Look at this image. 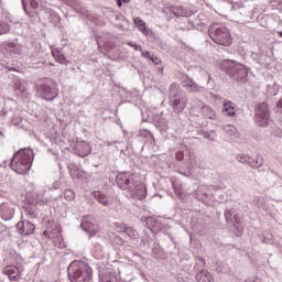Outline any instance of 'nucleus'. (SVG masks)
<instances>
[{
	"instance_id": "f257e3e1",
	"label": "nucleus",
	"mask_w": 282,
	"mask_h": 282,
	"mask_svg": "<svg viewBox=\"0 0 282 282\" xmlns=\"http://www.w3.org/2000/svg\"><path fill=\"white\" fill-rule=\"evenodd\" d=\"M117 186L121 191H127L132 197L140 200L147 197V184L140 178V174L135 172H120L116 176Z\"/></svg>"
},
{
	"instance_id": "f03ea898",
	"label": "nucleus",
	"mask_w": 282,
	"mask_h": 282,
	"mask_svg": "<svg viewBox=\"0 0 282 282\" xmlns=\"http://www.w3.org/2000/svg\"><path fill=\"white\" fill-rule=\"evenodd\" d=\"M34 152L31 149L19 150L12 158L10 166L18 175H28L32 169Z\"/></svg>"
},
{
	"instance_id": "7ed1b4c3",
	"label": "nucleus",
	"mask_w": 282,
	"mask_h": 282,
	"mask_svg": "<svg viewBox=\"0 0 282 282\" xmlns=\"http://www.w3.org/2000/svg\"><path fill=\"white\" fill-rule=\"evenodd\" d=\"M68 274L73 282H89L94 279V271L83 261H74L68 267Z\"/></svg>"
},
{
	"instance_id": "20e7f679",
	"label": "nucleus",
	"mask_w": 282,
	"mask_h": 282,
	"mask_svg": "<svg viewBox=\"0 0 282 282\" xmlns=\"http://www.w3.org/2000/svg\"><path fill=\"white\" fill-rule=\"evenodd\" d=\"M220 69L226 72L237 83H243L248 78V68H246V65L235 61L226 59L221 62Z\"/></svg>"
},
{
	"instance_id": "39448f33",
	"label": "nucleus",
	"mask_w": 282,
	"mask_h": 282,
	"mask_svg": "<svg viewBox=\"0 0 282 282\" xmlns=\"http://www.w3.org/2000/svg\"><path fill=\"white\" fill-rule=\"evenodd\" d=\"M209 36L217 45H223L224 47H230V45H232V35L230 34V30L226 26L212 24L209 26Z\"/></svg>"
},
{
	"instance_id": "423d86ee",
	"label": "nucleus",
	"mask_w": 282,
	"mask_h": 282,
	"mask_svg": "<svg viewBox=\"0 0 282 282\" xmlns=\"http://www.w3.org/2000/svg\"><path fill=\"white\" fill-rule=\"evenodd\" d=\"M62 229L59 225L55 224L54 221H48L46 229L43 231V235L46 239H50L55 248L63 247V235L61 234Z\"/></svg>"
},
{
	"instance_id": "0eeeda50",
	"label": "nucleus",
	"mask_w": 282,
	"mask_h": 282,
	"mask_svg": "<svg viewBox=\"0 0 282 282\" xmlns=\"http://www.w3.org/2000/svg\"><path fill=\"white\" fill-rule=\"evenodd\" d=\"M254 122L258 127H268V122H270L268 102H261L256 106Z\"/></svg>"
},
{
	"instance_id": "6e6552de",
	"label": "nucleus",
	"mask_w": 282,
	"mask_h": 282,
	"mask_svg": "<svg viewBox=\"0 0 282 282\" xmlns=\"http://www.w3.org/2000/svg\"><path fill=\"white\" fill-rule=\"evenodd\" d=\"M37 94H40L41 98L44 100H54L58 96V89L52 88V86L47 84H41L37 86Z\"/></svg>"
},
{
	"instance_id": "1a4fd4ad",
	"label": "nucleus",
	"mask_w": 282,
	"mask_h": 282,
	"mask_svg": "<svg viewBox=\"0 0 282 282\" xmlns=\"http://www.w3.org/2000/svg\"><path fill=\"white\" fill-rule=\"evenodd\" d=\"M2 273L8 276L10 281H20L23 274V268L17 265H7L2 269Z\"/></svg>"
},
{
	"instance_id": "9d476101",
	"label": "nucleus",
	"mask_w": 282,
	"mask_h": 282,
	"mask_svg": "<svg viewBox=\"0 0 282 282\" xmlns=\"http://www.w3.org/2000/svg\"><path fill=\"white\" fill-rule=\"evenodd\" d=\"M82 227L86 232H89L90 237L98 235V225H96V218L90 217L82 223Z\"/></svg>"
},
{
	"instance_id": "9b49d317",
	"label": "nucleus",
	"mask_w": 282,
	"mask_h": 282,
	"mask_svg": "<svg viewBox=\"0 0 282 282\" xmlns=\"http://www.w3.org/2000/svg\"><path fill=\"white\" fill-rule=\"evenodd\" d=\"M99 282H118V276L113 269H106L99 274Z\"/></svg>"
},
{
	"instance_id": "f8f14e48",
	"label": "nucleus",
	"mask_w": 282,
	"mask_h": 282,
	"mask_svg": "<svg viewBox=\"0 0 282 282\" xmlns=\"http://www.w3.org/2000/svg\"><path fill=\"white\" fill-rule=\"evenodd\" d=\"M182 86L188 91V94H197V91H199V86L188 76L184 77Z\"/></svg>"
},
{
	"instance_id": "ddd939ff",
	"label": "nucleus",
	"mask_w": 282,
	"mask_h": 282,
	"mask_svg": "<svg viewBox=\"0 0 282 282\" xmlns=\"http://www.w3.org/2000/svg\"><path fill=\"white\" fill-rule=\"evenodd\" d=\"M133 23L139 32H142L144 36H149V34H151V30L147 28V22H144V20H141L140 18H133Z\"/></svg>"
},
{
	"instance_id": "4468645a",
	"label": "nucleus",
	"mask_w": 282,
	"mask_h": 282,
	"mask_svg": "<svg viewBox=\"0 0 282 282\" xmlns=\"http://www.w3.org/2000/svg\"><path fill=\"white\" fill-rule=\"evenodd\" d=\"M223 113H225V116H229V117L236 116L237 108L235 107V104L232 101H228V100L224 101Z\"/></svg>"
},
{
	"instance_id": "2eb2a0df",
	"label": "nucleus",
	"mask_w": 282,
	"mask_h": 282,
	"mask_svg": "<svg viewBox=\"0 0 282 282\" xmlns=\"http://www.w3.org/2000/svg\"><path fill=\"white\" fill-rule=\"evenodd\" d=\"M196 282H215V278L212 272L202 270L196 274Z\"/></svg>"
},
{
	"instance_id": "dca6fc26",
	"label": "nucleus",
	"mask_w": 282,
	"mask_h": 282,
	"mask_svg": "<svg viewBox=\"0 0 282 282\" xmlns=\"http://www.w3.org/2000/svg\"><path fill=\"white\" fill-rule=\"evenodd\" d=\"M186 105H188V99H186V97H178L173 100V108L178 111H184L186 109Z\"/></svg>"
},
{
	"instance_id": "f3484780",
	"label": "nucleus",
	"mask_w": 282,
	"mask_h": 282,
	"mask_svg": "<svg viewBox=\"0 0 282 282\" xmlns=\"http://www.w3.org/2000/svg\"><path fill=\"white\" fill-rule=\"evenodd\" d=\"M94 197L99 204H102V206H109V196H107V194L96 191L94 192Z\"/></svg>"
},
{
	"instance_id": "a211bd4d",
	"label": "nucleus",
	"mask_w": 282,
	"mask_h": 282,
	"mask_svg": "<svg viewBox=\"0 0 282 282\" xmlns=\"http://www.w3.org/2000/svg\"><path fill=\"white\" fill-rule=\"evenodd\" d=\"M52 56L55 58L56 63H59L61 65H67V57H65L64 54H62L61 51L58 50H53L52 51Z\"/></svg>"
},
{
	"instance_id": "6ab92c4d",
	"label": "nucleus",
	"mask_w": 282,
	"mask_h": 282,
	"mask_svg": "<svg viewBox=\"0 0 282 282\" xmlns=\"http://www.w3.org/2000/svg\"><path fill=\"white\" fill-rule=\"evenodd\" d=\"M203 115L205 118H208L209 120H216L217 119V113H215V110L208 106L203 107Z\"/></svg>"
},
{
	"instance_id": "aec40b11",
	"label": "nucleus",
	"mask_w": 282,
	"mask_h": 282,
	"mask_svg": "<svg viewBox=\"0 0 282 282\" xmlns=\"http://www.w3.org/2000/svg\"><path fill=\"white\" fill-rule=\"evenodd\" d=\"M63 197L66 202H74L76 199V192L74 189H65L63 192Z\"/></svg>"
},
{
	"instance_id": "412c9836",
	"label": "nucleus",
	"mask_w": 282,
	"mask_h": 282,
	"mask_svg": "<svg viewBox=\"0 0 282 282\" xmlns=\"http://www.w3.org/2000/svg\"><path fill=\"white\" fill-rule=\"evenodd\" d=\"M34 224L31 221H24V235H33L34 234Z\"/></svg>"
},
{
	"instance_id": "4be33fe9",
	"label": "nucleus",
	"mask_w": 282,
	"mask_h": 282,
	"mask_svg": "<svg viewBox=\"0 0 282 282\" xmlns=\"http://www.w3.org/2000/svg\"><path fill=\"white\" fill-rule=\"evenodd\" d=\"M10 32V25L8 23L0 22V36Z\"/></svg>"
},
{
	"instance_id": "5701e85b",
	"label": "nucleus",
	"mask_w": 282,
	"mask_h": 282,
	"mask_svg": "<svg viewBox=\"0 0 282 282\" xmlns=\"http://www.w3.org/2000/svg\"><path fill=\"white\" fill-rule=\"evenodd\" d=\"M124 232L126 235H128V237H131L132 239H135V237H138V231L131 227H126Z\"/></svg>"
},
{
	"instance_id": "b1692460",
	"label": "nucleus",
	"mask_w": 282,
	"mask_h": 282,
	"mask_svg": "<svg viewBox=\"0 0 282 282\" xmlns=\"http://www.w3.org/2000/svg\"><path fill=\"white\" fill-rule=\"evenodd\" d=\"M15 228L20 235H24L25 221L18 223Z\"/></svg>"
},
{
	"instance_id": "393cba45",
	"label": "nucleus",
	"mask_w": 282,
	"mask_h": 282,
	"mask_svg": "<svg viewBox=\"0 0 282 282\" xmlns=\"http://www.w3.org/2000/svg\"><path fill=\"white\" fill-rule=\"evenodd\" d=\"M115 228L118 232H122L124 231V229H127V227H124V225L120 224V223H116L115 224Z\"/></svg>"
},
{
	"instance_id": "a878e982",
	"label": "nucleus",
	"mask_w": 282,
	"mask_h": 282,
	"mask_svg": "<svg viewBox=\"0 0 282 282\" xmlns=\"http://www.w3.org/2000/svg\"><path fill=\"white\" fill-rule=\"evenodd\" d=\"M130 47H133L137 52H142V45L133 44L132 42L128 43Z\"/></svg>"
},
{
	"instance_id": "bb28decb",
	"label": "nucleus",
	"mask_w": 282,
	"mask_h": 282,
	"mask_svg": "<svg viewBox=\"0 0 282 282\" xmlns=\"http://www.w3.org/2000/svg\"><path fill=\"white\" fill-rule=\"evenodd\" d=\"M238 160H239V162H241L242 164H246V163L249 162L250 158L247 156V155H239V156H238Z\"/></svg>"
},
{
	"instance_id": "cd10ccee",
	"label": "nucleus",
	"mask_w": 282,
	"mask_h": 282,
	"mask_svg": "<svg viewBox=\"0 0 282 282\" xmlns=\"http://www.w3.org/2000/svg\"><path fill=\"white\" fill-rule=\"evenodd\" d=\"M175 158L176 160H178V162H182V160H184V152L182 151L176 152Z\"/></svg>"
},
{
	"instance_id": "c85d7f7f",
	"label": "nucleus",
	"mask_w": 282,
	"mask_h": 282,
	"mask_svg": "<svg viewBox=\"0 0 282 282\" xmlns=\"http://www.w3.org/2000/svg\"><path fill=\"white\" fill-rule=\"evenodd\" d=\"M150 59L152 61V63H154V65H160L161 63L160 58H158V56L155 55H152Z\"/></svg>"
},
{
	"instance_id": "c756f323",
	"label": "nucleus",
	"mask_w": 282,
	"mask_h": 282,
	"mask_svg": "<svg viewBox=\"0 0 282 282\" xmlns=\"http://www.w3.org/2000/svg\"><path fill=\"white\" fill-rule=\"evenodd\" d=\"M174 193L178 197H182V188L174 185Z\"/></svg>"
},
{
	"instance_id": "7c9ffc66",
	"label": "nucleus",
	"mask_w": 282,
	"mask_h": 282,
	"mask_svg": "<svg viewBox=\"0 0 282 282\" xmlns=\"http://www.w3.org/2000/svg\"><path fill=\"white\" fill-rule=\"evenodd\" d=\"M141 56H143V58H151V53L149 51H142Z\"/></svg>"
},
{
	"instance_id": "2f4dec72",
	"label": "nucleus",
	"mask_w": 282,
	"mask_h": 282,
	"mask_svg": "<svg viewBox=\"0 0 282 282\" xmlns=\"http://www.w3.org/2000/svg\"><path fill=\"white\" fill-rule=\"evenodd\" d=\"M31 8H33V10H36V8H39V2L36 0H32Z\"/></svg>"
},
{
	"instance_id": "473e14b6",
	"label": "nucleus",
	"mask_w": 282,
	"mask_h": 282,
	"mask_svg": "<svg viewBox=\"0 0 282 282\" xmlns=\"http://www.w3.org/2000/svg\"><path fill=\"white\" fill-rule=\"evenodd\" d=\"M225 131H231V133H235L236 129L232 126H225Z\"/></svg>"
},
{
	"instance_id": "72a5a7b5",
	"label": "nucleus",
	"mask_w": 282,
	"mask_h": 282,
	"mask_svg": "<svg viewBox=\"0 0 282 282\" xmlns=\"http://www.w3.org/2000/svg\"><path fill=\"white\" fill-rule=\"evenodd\" d=\"M276 107H278L279 109H282V98L278 101Z\"/></svg>"
},
{
	"instance_id": "f704fd0d",
	"label": "nucleus",
	"mask_w": 282,
	"mask_h": 282,
	"mask_svg": "<svg viewBox=\"0 0 282 282\" xmlns=\"http://www.w3.org/2000/svg\"><path fill=\"white\" fill-rule=\"evenodd\" d=\"M117 6H118L119 8H122V0H118Z\"/></svg>"
},
{
	"instance_id": "c9c22d12",
	"label": "nucleus",
	"mask_w": 282,
	"mask_h": 282,
	"mask_svg": "<svg viewBox=\"0 0 282 282\" xmlns=\"http://www.w3.org/2000/svg\"><path fill=\"white\" fill-rule=\"evenodd\" d=\"M9 72H17V68L10 67V68H9Z\"/></svg>"
},
{
	"instance_id": "e433bc0d",
	"label": "nucleus",
	"mask_w": 282,
	"mask_h": 282,
	"mask_svg": "<svg viewBox=\"0 0 282 282\" xmlns=\"http://www.w3.org/2000/svg\"><path fill=\"white\" fill-rule=\"evenodd\" d=\"M175 87H177V84H172L171 85V89H175Z\"/></svg>"
},
{
	"instance_id": "4c0bfd02",
	"label": "nucleus",
	"mask_w": 282,
	"mask_h": 282,
	"mask_svg": "<svg viewBox=\"0 0 282 282\" xmlns=\"http://www.w3.org/2000/svg\"><path fill=\"white\" fill-rule=\"evenodd\" d=\"M77 147H85V149H88L87 144H78Z\"/></svg>"
},
{
	"instance_id": "58836bf2",
	"label": "nucleus",
	"mask_w": 282,
	"mask_h": 282,
	"mask_svg": "<svg viewBox=\"0 0 282 282\" xmlns=\"http://www.w3.org/2000/svg\"><path fill=\"white\" fill-rule=\"evenodd\" d=\"M131 0H121L122 3H129Z\"/></svg>"
},
{
	"instance_id": "ea45409f",
	"label": "nucleus",
	"mask_w": 282,
	"mask_h": 282,
	"mask_svg": "<svg viewBox=\"0 0 282 282\" xmlns=\"http://www.w3.org/2000/svg\"><path fill=\"white\" fill-rule=\"evenodd\" d=\"M228 215H232L230 210L225 214V217H228Z\"/></svg>"
},
{
	"instance_id": "a19ab883",
	"label": "nucleus",
	"mask_w": 282,
	"mask_h": 282,
	"mask_svg": "<svg viewBox=\"0 0 282 282\" xmlns=\"http://www.w3.org/2000/svg\"><path fill=\"white\" fill-rule=\"evenodd\" d=\"M44 12H45V14H50V11L47 9Z\"/></svg>"
},
{
	"instance_id": "79ce46f5",
	"label": "nucleus",
	"mask_w": 282,
	"mask_h": 282,
	"mask_svg": "<svg viewBox=\"0 0 282 282\" xmlns=\"http://www.w3.org/2000/svg\"><path fill=\"white\" fill-rule=\"evenodd\" d=\"M89 153V151H86L85 153H83L82 155H87Z\"/></svg>"
},
{
	"instance_id": "37998d69",
	"label": "nucleus",
	"mask_w": 282,
	"mask_h": 282,
	"mask_svg": "<svg viewBox=\"0 0 282 282\" xmlns=\"http://www.w3.org/2000/svg\"><path fill=\"white\" fill-rule=\"evenodd\" d=\"M278 34L281 36V39H282V32H278Z\"/></svg>"
},
{
	"instance_id": "c03bdc74",
	"label": "nucleus",
	"mask_w": 282,
	"mask_h": 282,
	"mask_svg": "<svg viewBox=\"0 0 282 282\" xmlns=\"http://www.w3.org/2000/svg\"><path fill=\"white\" fill-rule=\"evenodd\" d=\"M23 9L26 10V9H25V2H23Z\"/></svg>"
},
{
	"instance_id": "a18cd8bd",
	"label": "nucleus",
	"mask_w": 282,
	"mask_h": 282,
	"mask_svg": "<svg viewBox=\"0 0 282 282\" xmlns=\"http://www.w3.org/2000/svg\"><path fill=\"white\" fill-rule=\"evenodd\" d=\"M37 15L41 17V12H39Z\"/></svg>"
},
{
	"instance_id": "49530a36",
	"label": "nucleus",
	"mask_w": 282,
	"mask_h": 282,
	"mask_svg": "<svg viewBox=\"0 0 282 282\" xmlns=\"http://www.w3.org/2000/svg\"><path fill=\"white\" fill-rule=\"evenodd\" d=\"M171 12H173V8H171Z\"/></svg>"
},
{
	"instance_id": "de8ad7c7",
	"label": "nucleus",
	"mask_w": 282,
	"mask_h": 282,
	"mask_svg": "<svg viewBox=\"0 0 282 282\" xmlns=\"http://www.w3.org/2000/svg\"><path fill=\"white\" fill-rule=\"evenodd\" d=\"M29 14V17H32V15H30V13H28Z\"/></svg>"
},
{
	"instance_id": "09e8293b",
	"label": "nucleus",
	"mask_w": 282,
	"mask_h": 282,
	"mask_svg": "<svg viewBox=\"0 0 282 282\" xmlns=\"http://www.w3.org/2000/svg\"><path fill=\"white\" fill-rule=\"evenodd\" d=\"M29 14V17H32V15H30V13H28Z\"/></svg>"
},
{
	"instance_id": "8fccbe9b",
	"label": "nucleus",
	"mask_w": 282,
	"mask_h": 282,
	"mask_svg": "<svg viewBox=\"0 0 282 282\" xmlns=\"http://www.w3.org/2000/svg\"><path fill=\"white\" fill-rule=\"evenodd\" d=\"M29 14V17H32V15H30V13H28Z\"/></svg>"
}]
</instances>
